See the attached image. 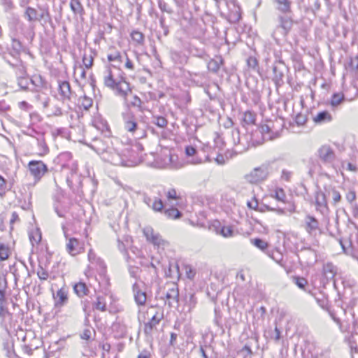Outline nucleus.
I'll return each instance as SVG.
<instances>
[{"instance_id":"obj_1","label":"nucleus","mask_w":358,"mask_h":358,"mask_svg":"<svg viewBox=\"0 0 358 358\" xmlns=\"http://www.w3.org/2000/svg\"><path fill=\"white\" fill-rule=\"evenodd\" d=\"M103 84L124 100H127L128 94L131 93L130 84L126 80L124 73L116 64H110L107 67L103 77Z\"/></svg>"},{"instance_id":"obj_2","label":"nucleus","mask_w":358,"mask_h":358,"mask_svg":"<svg viewBox=\"0 0 358 358\" xmlns=\"http://www.w3.org/2000/svg\"><path fill=\"white\" fill-rule=\"evenodd\" d=\"M89 146L105 162L115 166H129L125 157L113 147V143L108 138L103 139L96 138Z\"/></svg>"},{"instance_id":"obj_3","label":"nucleus","mask_w":358,"mask_h":358,"mask_svg":"<svg viewBox=\"0 0 358 358\" xmlns=\"http://www.w3.org/2000/svg\"><path fill=\"white\" fill-rule=\"evenodd\" d=\"M124 129L136 139H141L147 136V124L138 120L131 110L122 114Z\"/></svg>"},{"instance_id":"obj_4","label":"nucleus","mask_w":358,"mask_h":358,"mask_svg":"<svg viewBox=\"0 0 358 358\" xmlns=\"http://www.w3.org/2000/svg\"><path fill=\"white\" fill-rule=\"evenodd\" d=\"M249 145L256 147L262 145L266 141L273 140L278 136V133H273L268 124H262L258 129L250 134Z\"/></svg>"},{"instance_id":"obj_5","label":"nucleus","mask_w":358,"mask_h":358,"mask_svg":"<svg viewBox=\"0 0 358 358\" xmlns=\"http://www.w3.org/2000/svg\"><path fill=\"white\" fill-rule=\"evenodd\" d=\"M278 20V24L272 34L273 37L275 38L276 36H286L293 25L292 19L289 17L279 15Z\"/></svg>"},{"instance_id":"obj_6","label":"nucleus","mask_w":358,"mask_h":358,"mask_svg":"<svg viewBox=\"0 0 358 358\" xmlns=\"http://www.w3.org/2000/svg\"><path fill=\"white\" fill-rule=\"evenodd\" d=\"M28 168L31 175L34 178L35 182H38L48 171L47 165L40 160L30 161L28 164Z\"/></svg>"},{"instance_id":"obj_7","label":"nucleus","mask_w":358,"mask_h":358,"mask_svg":"<svg viewBox=\"0 0 358 358\" xmlns=\"http://www.w3.org/2000/svg\"><path fill=\"white\" fill-rule=\"evenodd\" d=\"M268 176V168L266 165H262L255 168L249 174L246 175V180L250 183H258L264 180Z\"/></svg>"},{"instance_id":"obj_8","label":"nucleus","mask_w":358,"mask_h":358,"mask_svg":"<svg viewBox=\"0 0 358 358\" xmlns=\"http://www.w3.org/2000/svg\"><path fill=\"white\" fill-rule=\"evenodd\" d=\"M287 70V68L282 61L275 62L273 66V75L272 80L276 86H280L283 84V78Z\"/></svg>"},{"instance_id":"obj_9","label":"nucleus","mask_w":358,"mask_h":358,"mask_svg":"<svg viewBox=\"0 0 358 358\" xmlns=\"http://www.w3.org/2000/svg\"><path fill=\"white\" fill-rule=\"evenodd\" d=\"M7 306V300L0 301V324L4 329H7L13 320V314L8 310Z\"/></svg>"},{"instance_id":"obj_10","label":"nucleus","mask_w":358,"mask_h":358,"mask_svg":"<svg viewBox=\"0 0 358 358\" xmlns=\"http://www.w3.org/2000/svg\"><path fill=\"white\" fill-rule=\"evenodd\" d=\"M10 272L13 274L15 280H19L20 279H26L30 277V271L23 262H20L17 264H14L10 267Z\"/></svg>"},{"instance_id":"obj_11","label":"nucleus","mask_w":358,"mask_h":358,"mask_svg":"<svg viewBox=\"0 0 358 358\" xmlns=\"http://www.w3.org/2000/svg\"><path fill=\"white\" fill-rule=\"evenodd\" d=\"M5 61L15 69L17 78L22 76H28L27 68L20 57H15L13 60L4 56Z\"/></svg>"},{"instance_id":"obj_12","label":"nucleus","mask_w":358,"mask_h":358,"mask_svg":"<svg viewBox=\"0 0 358 358\" xmlns=\"http://www.w3.org/2000/svg\"><path fill=\"white\" fill-rule=\"evenodd\" d=\"M317 155L324 164H332L336 158L334 151L328 145L321 146L317 150Z\"/></svg>"},{"instance_id":"obj_13","label":"nucleus","mask_w":358,"mask_h":358,"mask_svg":"<svg viewBox=\"0 0 358 358\" xmlns=\"http://www.w3.org/2000/svg\"><path fill=\"white\" fill-rule=\"evenodd\" d=\"M162 318L163 315H159L157 313L148 322L144 324L143 331L147 338H152L153 332L155 330H157V326L159 324Z\"/></svg>"},{"instance_id":"obj_14","label":"nucleus","mask_w":358,"mask_h":358,"mask_svg":"<svg viewBox=\"0 0 358 358\" xmlns=\"http://www.w3.org/2000/svg\"><path fill=\"white\" fill-rule=\"evenodd\" d=\"M337 273V268L331 262H327L323 266V277L326 280V282L333 280L334 286L336 288L337 280L335 279Z\"/></svg>"},{"instance_id":"obj_15","label":"nucleus","mask_w":358,"mask_h":358,"mask_svg":"<svg viewBox=\"0 0 358 358\" xmlns=\"http://www.w3.org/2000/svg\"><path fill=\"white\" fill-rule=\"evenodd\" d=\"M58 90L60 96V100L64 103L66 101H70L71 99V89L69 81L59 80L58 81Z\"/></svg>"},{"instance_id":"obj_16","label":"nucleus","mask_w":358,"mask_h":358,"mask_svg":"<svg viewBox=\"0 0 358 358\" xmlns=\"http://www.w3.org/2000/svg\"><path fill=\"white\" fill-rule=\"evenodd\" d=\"M143 234L147 241H150L155 245L159 247L164 243V241L162 238L160 234L159 233H155L153 229L150 227H147L143 229Z\"/></svg>"},{"instance_id":"obj_17","label":"nucleus","mask_w":358,"mask_h":358,"mask_svg":"<svg viewBox=\"0 0 358 358\" xmlns=\"http://www.w3.org/2000/svg\"><path fill=\"white\" fill-rule=\"evenodd\" d=\"M143 202L155 212H162L164 209V203L160 198H152L147 194L143 195Z\"/></svg>"},{"instance_id":"obj_18","label":"nucleus","mask_w":358,"mask_h":358,"mask_svg":"<svg viewBox=\"0 0 358 358\" xmlns=\"http://www.w3.org/2000/svg\"><path fill=\"white\" fill-rule=\"evenodd\" d=\"M304 227L308 234L315 235L319 229V222L315 217L308 215L304 219Z\"/></svg>"},{"instance_id":"obj_19","label":"nucleus","mask_w":358,"mask_h":358,"mask_svg":"<svg viewBox=\"0 0 358 358\" xmlns=\"http://www.w3.org/2000/svg\"><path fill=\"white\" fill-rule=\"evenodd\" d=\"M66 251L72 256H76L82 252L83 247L76 238H69L66 245Z\"/></svg>"},{"instance_id":"obj_20","label":"nucleus","mask_w":358,"mask_h":358,"mask_svg":"<svg viewBox=\"0 0 358 358\" xmlns=\"http://www.w3.org/2000/svg\"><path fill=\"white\" fill-rule=\"evenodd\" d=\"M333 120V116L328 110H321L313 116V121L316 125L329 123Z\"/></svg>"},{"instance_id":"obj_21","label":"nucleus","mask_w":358,"mask_h":358,"mask_svg":"<svg viewBox=\"0 0 358 358\" xmlns=\"http://www.w3.org/2000/svg\"><path fill=\"white\" fill-rule=\"evenodd\" d=\"M316 209L321 213L328 209L326 194L321 190H317L315 193Z\"/></svg>"},{"instance_id":"obj_22","label":"nucleus","mask_w":358,"mask_h":358,"mask_svg":"<svg viewBox=\"0 0 358 358\" xmlns=\"http://www.w3.org/2000/svg\"><path fill=\"white\" fill-rule=\"evenodd\" d=\"M135 302L138 306H144L146 302L147 296L145 292L142 291L139 285L135 282L132 286Z\"/></svg>"},{"instance_id":"obj_23","label":"nucleus","mask_w":358,"mask_h":358,"mask_svg":"<svg viewBox=\"0 0 358 358\" xmlns=\"http://www.w3.org/2000/svg\"><path fill=\"white\" fill-rule=\"evenodd\" d=\"M165 297L168 301L169 306H173V303H178L179 299V290L176 284H173L172 287L168 289Z\"/></svg>"},{"instance_id":"obj_24","label":"nucleus","mask_w":358,"mask_h":358,"mask_svg":"<svg viewBox=\"0 0 358 358\" xmlns=\"http://www.w3.org/2000/svg\"><path fill=\"white\" fill-rule=\"evenodd\" d=\"M55 306L57 308H61L64 306L68 301V293L67 291L64 289H59L55 295Z\"/></svg>"},{"instance_id":"obj_25","label":"nucleus","mask_w":358,"mask_h":358,"mask_svg":"<svg viewBox=\"0 0 358 358\" xmlns=\"http://www.w3.org/2000/svg\"><path fill=\"white\" fill-rule=\"evenodd\" d=\"M30 83L34 85V88L32 92H40L42 90L47 89L46 80L40 75L34 76L30 79Z\"/></svg>"},{"instance_id":"obj_26","label":"nucleus","mask_w":358,"mask_h":358,"mask_svg":"<svg viewBox=\"0 0 358 358\" xmlns=\"http://www.w3.org/2000/svg\"><path fill=\"white\" fill-rule=\"evenodd\" d=\"M224 64V59L221 55H216L214 58L211 59L207 64V68L209 71L217 73L220 69V66Z\"/></svg>"},{"instance_id":"obj_27","label":"nucleus","mask_w":358,"mask_h":358,"mask_svg":"<svg viewBox=\"0 0 358 358\" xmlns=\"http://www.w3.org/2000/svg\"><path fill=\"white\" fill-rule=\"evenodd\" d=\"M274 4L276 5V9L282 13L287 14L291 13L290 0H273Z\"/></svg>"},{"instance_id":"obj_28","label":"nucleus","mask_w":358,"mask_h":358,"mask_svg":"<svg viewBox=\"0 0 358 358\" xmlns=\"http://www.w3.org/2000/svg\"><path fill=\"white\" fill-rule=\"evenodd\" d=\"M73 290L76 295L80 298L87 296L90 293L88 286L83 281L75 283L73 285Z\"/></svg>"},{"instance_id":"obj_29","label":"nucleus","mask_w":358,"mask_h":358,"mask_svg":"<svg viewBox=\"0 0 358 358\" xmlns=\"http://www.w3.org/2000/svg\"><path fill=\"white\" fill-rule=\"evenodd\" d=\"M38 11L33 7L27 6L24 13V17L30 23L38 21Z\"/></svg>"},{"instance_id":"obj_30","label":"nucleus","mask_w":358,"mask_h":358,"mask_svg":"<svg viewBox=\"0 0 358 358\" xmlns=\"http://www.w3.org/2000/svg\"><path fill=\"white\" fill-rule=\"evenodd\" d=\"M40 14L38 15V21L43 22L44 24H51L52 17L48 6L40 7Z\"/></svg>"},{"instance_id":"obj_31","label":"nucleus","mask_w":358,"mask_h":358,"mask_svg":"<svg viewBox=\"0 0 358 358\" xmlns=\"http://www.w3.org/2000/svg\"><path fill=\"white\" fill-rule=\"evenodd\" d=\"M165 273L169 278H178L180 275L179 265L177 262H169L168 270H165Z\"/></svg>"},{"instance_id":"obj_32","label":"nucleus","mask_w":358,"mask_h":358,"mask_svg":"<svg viewBox=\"0 0 358 358\" xmlns=\"http://www.w3.org/2000/svg\"><path fill=\"white\" fill-rule=\"evenodd\" d=\"M37 141V145L38 148V155L40 156H44L49 152V148L48 145L46 144L43 135L40 134L39 136L36 137Z\"/></svg>"},{"instance_id":"obj_33","label":"nucleus","mask_w":358,"mask_h":358,"mask_svg":"<svg viewBox=\"0 0 358 358\" xmlns=\"http://www.w3.org/2000/svg\"><path fill=\"white\" fill-rule=\"evenodd\" d=\"M266 253L272 259H273L276 263L279 264L281 266H283V264H282L283 255L280 252V251L279 250H278V249L267 250Z\"/></svg>"},{"instance_id":"obj_34","label":"nucleus","mask_w":358,"mask_h":358,"mask_svg":"<svg viewBox=\"0 0 358 358\" xmlns=\"http://www.w3.org/2000/svg\"><path fill=\"white\" fill-rule=\"evenodd\" d=\"M92 308L94 310L105 312L106 310V302L105 297L103 296H97L96 301L92 303Z\"/></svg>"},{"instance_id":"obj_35","label":"nucleus","mask_w":358,"mask_h":358,"mask_svg":"<svg viewBox=\"0 0 358 358\" xmlns=\"http://www.w3.org/2000/svg\"><path fill=\"white\" fill-rule=\"evenodd\" d=\"M70 8L75 15H83L85 13L84 8L80 0H71Z\"/></svg>"},{"instance_id":"obj_36","label":"nucleus","mask_w":358,"mask_h":358,"mask_svg":"<svg viewBox=\"0 0 358 358\" xmlns=\"http://www.w3.org/2000/svg\"><path fill=\"white\" fill-rule=\"evenodd\" d=\"M108 60L110 62H113L112 64H116L119 68L122 63V55L119 51H114L107 56Z\"/></svg>"},{"instance_id":"obj_37","label":"nucleus","mask_w":358,"mask_h":358,"mask_svg":"<svg viewBox=\"0 0 358 358\" xmlns=\"http://www.w3.org/2000/svg\"><path fill=\"white\" fill-rule=\"evenodd\" d=\"M325 190L329 196H331L333 199V204L336 206L338 202H340L341 199V195L340 192L336 189L335 187H329L328 188H325Z\"/></svg>"},{"instance_id":"obj_38","label":"nucleus","mask_w":358,"mask_h":358,"mask_svg":"<svg viewBox=\"0 0 358 358\" xmlns=\"http://www.w3.org/2000/svg\"><path fill=\"white\" fill-rule=\"evenodd\" d=\"M292 280L299 289L307 291L306 286L308 285V280L305 278L294 275L292 277Z\"/></svg>"},{"instance_id":"obj_39","label":"nucleus","mask_w":358,"mask_h":358,"mask_svg":"<svg viewBox=\"0 0 358 358\" xmlns=\"http://www.w3.org/2000/svg\"><path fill=\"white\" fill-rule=\"evenodd\" d=\"M256 115L255 113L247 110L243 113L242 121L244 125H251L255 122Z\"/></svg>"},{"instance_id":"obj_40","label":"nucleus","mask_w":358,"mask_h":358,"mask_svg":"<svg viewBox=\"0 0 358 358\" xmlns=\"http://www.w3.org/2000/svg\"><path fill=\"white\" fill-rule=\"evenodd\" d=\"M8 287V282L6 276L0 274V301L6 300V291Z\"/></svg>"},{"instance_id":"obj_41","label":"nucleus","mask_w":358,"mask_h":358,"mask_svg":"<svg viewBox=\"0 0 358 358\" xmlns=\"http://www.w3.org/2000/svg\"><path fill=\"white\" fill-rule=\"evenodd\" d=\"M11 46H12L13 52H10V55L13 56V59L15 57H19L20 52L21 51V50L22 48L21 42L18 39L13 38L12 40Z\"/></svg>"},{"instance_id":"obj_42","label":"nucleus","mask_w":358,"mask_h":358,"mask_svg":"<svg viewBox=\"0 0 358 358\" xmlns=\"http://www.w3.org/2000/svg\"><path fill=\"white\" fill-rule=\"evenodd\" d=\"M164 213L168 219H178L182 216V213L173 207L166 209Z\"/></svg>"},{"instance_id":"obj_43","label":"nucleus","mask_w":358,"mask_h":358,"mask_svg":"<svg viewBox=\"0 0 358 358\" xmlns=\"http://www.w3.org/2000/svg\"><path fill=\"white\" fill-rule=\"evenodd\" d=\"M251 243L259 250L266 252L268 249V244L266 241H264L262 238H256L254 239H251Z\"/></svg>"},{"instance_id":"obj_44","label":"nucleus","mask_w":358,"mask_h":358,"mask_svg":"<svg viewBox=\"0 0 358 358\" xmlns=\"http://www.w3.org/2000/svg\"><path fill=\"white\" fill-rule=\"evenodd\" d=\"M271 196L275 198L278 201L285 203L286 194L282 188H276L274 193L271 194Z\"/></svg>"},{"instance_id":"obj_45","label":"nucleus","mask_w":358,"mask_h":358,"mask_svg":"<svg viewBox=\"0 0 358 358\" xmlns=\"http://www.w3.org/2000/svg\"><path fill=\"white\" fill-rule=\"evenodd\" d=\"M131 37L138 45H142L144 42V34L138 30H134L131 33Z\"/></svg>"},{"instance_id":"obj_46","label":"nucleus","mask_w":358,"mask_h":358,"mask_svg":"<svg viewBox=\"0 0 358 358\" xmlns=\"http://www.w3.org/2000/svg\"><path fill=\"white\" fill-rule=\"evenodd\" d=\"M10 188L11 187L8 186L7 180L0 175V196L3 197Z\"/></svg>"},{"instance_id":"obj_47","label":"nucleus","mask_w":358,"mask_h":358,"mask_svg":"<svg viewBox=\"0 0 358 358\" xmlns=\"http://www.w3.org/2000/svg\"><path fill=\"white\" fill-rule=\"evenodd\" d=\"M344 100V95L341 93H334L331 98L330 103L331 106H338Z\"/></svg>"},{"instance_id":"obj_48","label":"nucleus","mask_w":358,"mask_h":358,"mask_svg":"<svg viewBox=\"0 0 358 358\" xmlns=\"http://www.w3.org/2000/svg\"><path fill=\"white\" fill-rule=\"evenodd\" d=\"M17 85L24 91H27L29 89V84L30 80L28 79V76H22L17 78Z\"/></svg>"},{"instance_id":"obj_49","label":"nucleus","mask_w":358,"mask_h":358,"mask_svg":"<svg viewBox=\"0 0 358 358\" xmlns=\"http://www.w3.org/2000/svg\"><path fill=\"white\" fill-rule=\"evenodd\" d=\"M247 64L254 71H259L258 61L255 57H249L247 59Z\"/></svg>"},{"instance_id":"obj_50","label":"nucleus","mask_w":358,"mask_h":358,"mask_svg":"<svg viewBox=\"0 0 358 358\" xmlns=\"http://www.w3.org/2000/svg\"><path fill=\"white\" fill-rule=\"evenodd\" d=\"M80 101L82 107L85 110H88L90 108H91L93 103L92 99L85 95L80 98Z\"/></svg>"},{"instance_id":"obj_51","label":"nucleus","mask_w":358,"mask_h":358,"mask_svg":"<svg viewBox=\"0 0 358 358\" xmlns=\"http://www.w3.org/2000/svg\"><path fill=\"white\" fill-rule=\"evenodd\" d=\"M29 239L32 245L38 244L41 240V234L38 230L32 231L29 234Z\"/></svg>"},{"instance_id":"obj_52","label":"nucleus","mask_w":358,"mask_h":358,"mask_svg":"<svg viewBox=\"0 0 358 358\" xmlns=\"http://www.w3.org/2000/svg\"><path fill=\"white\" fill-rule=\"evenodd\" d=\"M9 257V248L3 243H0V261H4Z\"/></svg>"},{"instance_id":"obj_53","label":"nucleus","mask_w":358,"mask_h":358,"mask_svg":"<svg viewBox=\"0 0 358 358\" xmlns=\"http://www.w3.org/2000/svg\"><path fill=\"white\" fill-rule=\"evenodd\" d=\"M348 68L352 71H358V56L350 58L348 63Z\"/></svg>"},{"instance_id":"obj_54","label":"nucleus","mask_w":358,"mask_h":358,"mask_svg":"<svg viewBox=\"0 0 358 358\" xmlns=\"http://www.w3.org/2000/svg\"><path fill=\"white\" fill-rule=\"evenodd\" d=\"M220 234L222 236L228 238L233 236L234 231L231 226H223L221 228Z\"/></svg>"},{"instance_id":"obj_55","label":"nucleus","mask_w":358,"mask_h":358,"mask_svg":"<svg viewBox=\"0 0 358 358\" xmlns=\"http://www.w3.org/2000/svg\"><path fill=\"white\" fill-rule=\"evenodd\" d=\"M165 194L169 201L178 200L180 199V196L178 195L177 192L174 188L169 189L166 192Z\"/></svg>"},{"instance_id":"obj_56","label":"nucleus","mask_w":358,"mask_h":358,"mask_svg":"<svg viewBox=\"0 0 358 358\" xmlns=\"http://www.w3.org/2000/svg\"><path fill=\"white\" fill-rule=\"evenodd\" d=\"M153 123L160 128H164L167 125V120L164 117L158 116L154 118Z\"/></svg>"},{"instance_id":"obj_57","label":"nucleus","mask_w":358,"mask_h":358,"mask_svg":"<svg viewBox=\"0 0 358 358\" xmlns=\"http://www.w3.org/2000/svg\"><path fill=\"white\" fill-rule=\"evenodd\" d=\"M37 275L41 280H46L49 277V273L41 266H39L37 270Z\"/></svg>"},{"instance_id":"obj_58","label":"nucleus","mask_w":358,"mask_h":358,"mask_svg":"<svg viewBox=\"0 0 358 358\" xmlns=\"http://www.w3.org/2000/svg\"><path fill=\"white\" fill-rule=\"evenodd\" d=\"M94 58L92 55L87 57L85 53L83 56V62L86 69H90L93 65Z\"/></svg>"},{"instance_id":"obj_59","label":"nucleus","mask_w":358,"mask_h":358,"mask_svg":"<svg viewBox=\"0 0 358 358\" xmlns=\"http://www.w3.org/2000/svg\"><path fill=\"white\" fill-rule=\"evenodd\" d=\"M158 6L162 12H166L169 14L173 13V10L169 7L168 4L164 0H158Z\"/></svg>"},{"instance_id":"obj_60","label":"nucleus","mask_w":358,"mask_h":358,"mask_svg":"<svg viewBox=\"0 0 358 358\" xmlns=\"http://www.w3.org/2000/svg\"><path fill=\"white\" fill-rule=\"evenodd\" d=\"M141 103L142 101L141 99L138 96L134 95L132 98V100L128 103V106L141 108Z\"/></svg>"},{"instance_id":"obj_61","label":"nucleus","mask_w":358,"mask_h":358,"mask_svg":"<svg viewBox=\"0 0 358 358\" xmlns=\"http://www.w3.org/2000/svg\"><path fill=\"white\" fill-rule=\"evenodd\" d=\"M1 4L6 12H9L14 8L12 0H1Z\"/></svg>"},{"instance_id":"obj_62","label":"nucleus","mask_w":358,"mask_h":358,"mask_svg":"<svg viewBox=\"0 0 358 358\" xmlns=\"http://www.w3.org/2000/svg\"><path fill=\"white\" fill-rule=\"evenodd\" d=\"M247 206L249 208L253 209L256 211L259 209V203L256 198V196H254L252 199V201H249L247 202Z\"/></svg>"},{"instance_id":"obj_63","label":"nucleus","mask_w":358,"mask_h":358,"mask_svg":"<svg viewBox=\"0 0 358 358\" xmlns=\"http://www.w3.org/2000/svg\"><path fill=\"white\" fill-rule=\"evenodd\" d=\"M306 121H307L306 115L301 114V113H299L296 115L295 122L298 125H299V126L303 125L306 122Z\"/></svg>"},{"instance_id":"obj_64","label":"nucleus","mask_w":358,"mask_h":358,"mask_svg":"<svg viewBox=\"0 0 358 358\" xmlns=\"http://www.w3.org/2000/svg\"><path fill=\"white\" fill-rule=\"evenodd\" d=\"M315 299L317 301V304L321 308H322L324 309L327 308L328 301H327V299L324 296H322V297L321 299L317 297V298H315Z\"/></svg>"}]
</instances>
